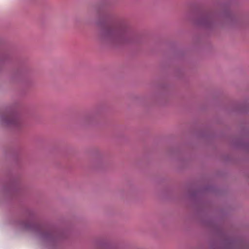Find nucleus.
I'll use <instances>...</instances> for the list:
<instances>
[{"label":"nucleus","mask_w":249,"mask_h":249,"mask_svg":"<svg viewBox=\"0 0 249 249\" xmlns=\"http://www.w3.org/2000/svg\"><path fill=\"white\" fill-rule=\"evenodd\" d=\"M4 122L9 124L16 125L17 123V120L15 117L10 115L6 116V118L4 119Z\"/></svg>","instance_id":"nucleus-1"}]
</instances>
